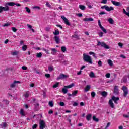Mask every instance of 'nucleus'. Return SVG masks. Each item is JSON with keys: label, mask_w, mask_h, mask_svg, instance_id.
Masks as SVG:
<instances>
[{"label": "nucleus", "mask_w": 129, "mask_h": 129, "mask_svg": "<svg viewBox=\"0 0 129 129\" xmlns=\"http://www.w3.org/2000/svg\"><path fill=\"white\" fill-rule=\"evenodd\" d=\"M61 51L63 53H65L66 52V47L65 46L61 47Z\"/></svg>", "instance_id": "44"}, {"label": "nucleus", "mask_w": 129, "mask_h": 129, "mask_svg": "<svg viewBox=\"0 0 129 129\" xmlns=\"http://www.w3.org/2000/svg\"><path fill=\"white\" fill-rule=\"evenodd\" d=\"M122 82H123L124 83H126V82H127V78H126V77H124L122 79Z\"/></svg>", "instance_id": "31"}, {"label": "nucleus", "mask_w": 129, "mask_h": 129, "mask_svg": "<svg viewBox=\"0 0 129 129\" xmlns=\"http://www.w3.org/2000/svg\"><path fill=\"white\" fill-rule=\"evenodd\" d=\"M49 106H50V107H53V106H54V102L53 101H50L48 103Z\"/></svg>", "instance_id": "43"}, {"label": "nucleus", "mask_w": 129, "mask_h": 129, "mask_svg": "<svg viewBox=\"0 0 129 129\" xmlns=\"http://www.w3.org/2000/svg\"><path fill=\"white\" fill-rule=\"evenodd\" d=\"M101 95H102V96L103 97H104L105 98V97H106V96H107L108 93L107 92L105 91H102L100 93Z\"/></svg>", "instance_id": "18"}, {"label": "nucleus", "mask_w": 129, "mask_h": 129, "mask_svg": "<svg viewBox=\"0 0 129 129\" xmlns=\"http://www.w3.org/2000/svg\"><path fill=\"white\" fill-rule=\"evenodd\" d=\"M4 11H7V10H6V8H5V7L3 6H0V13H3Z\"/></svg>", "instance_id": "35"}, {"label": "nucleus", "mask_w": 129, "mask_h": 129, "mask_svg": "<svg viewBox=\"0 0 129 129\" xmlns=\"http://www.w3.org/2000/svg\"><path fill=\"white\" fill-rule=\"evenodd\" d=\"M72 38H75V39H79V36L78 35L75 34L74 35L72 36Z\"/></svg>", "instance_id": "49"}, {"label": "nucleus", "mask_w": 129, "mask_h": 129, "mask_svg": "<svg viewBox=\"0 0 129 129\" xmlns=\"http://www.w3.org/2000/svg\"><path fill=\"white\" fill-rule=\"evenodd\" d=\"M73 105V106H78V103L74 102Z\"/></svg>", "instance_id": "62"}, {"label": "nucleus", "mask_w": 129, "mask_h": 129, "mask_svg": "<svg viewBox=\"0 0 129 129\" xmlns=\"http://www.w3.org/2000/svg\"><path fill=\"white\" fill-rule=\"evenodd\" d=\"M2 102H5V103L6 105H8V104H9V103H10V102L7 100H3Z\"/></svg>", "instance_id": "47"}, {"label": "nucleus", "mask_w": 129, "mask_h": 129, "mask_svg": "<svg viewBox=\"0 0 129 129\" xmlns=\"http://www.w3.org/2000/svg\"><path fill=\"white\" fill-rule=\"evenodd\" d=\"M59 85H60V83H56L53 86V88H57V87H59Z\"/></svg>", "instance_id": "41"}, {"label": "nucleus", "mask_w": 129, "mask_h": 129, "mask_svg": "<svg viewBox=\"0 0 129 129\" xmlns=\"http://www.w3.org/2000/svg\"><path fill=\"white\" fill-rule=\"evenodd\" d=\"M109 105H110V107L112 108H114V104H113V102H112V99H110L109 101Z\"/></svg>", "instance_id": "17"}, {"label": "nucleus", "mask_w": 129, "mask_h": 129, "mask_svg": "<svg viewBox=\"0 0 129 129\" xmlns=\"http://www.w3.org/2000/svg\"><path fill=\"white\" fill-rule=\"evenodd\" d=\"M83 21H84L85 22H93L94 21L93 19L92 18H86L83 19Z\"/></svg>", "instance_id": "16"}, {"label": "nucleus", "mask_w": 129, "mask_h": 129, "mask_svg": "<svg viewBox=\"0 0 129 129\" xmlns=\"http://www.w3.org/2000/svg\"><path fill=\"white\" fill-rule=\"evenodd\" d=\"M42 50H43V51L45 52V53H46V54H49V50L46 49L45 48H42Z\"/></svg>", "instance_id": "50"}, {"label": "nucleus", "mask_w": 129, "mask_h": 129, "mask_svg": "<svg viewBox=\"0 0 129 129\" xmlns=\"http://www.w3.org/2000/svg\"><path fill=\"white\" fill-rule=\"evenodd\" d=\"M92 116V115H91V114H88L86 116L87 120H88V121L91 120Z\"/></svg>", "instance_id": "22"}, {"label": "nucleus", "mask_w": 129, "mask_h": 129, "mask_svg": "<svg viewBox=\"0 0 129 129\" xmlns=\"http://www.w3.org/2000/svg\"><path fill=\"white\" fill-rule=\"evenodd\" d=\"M54 40H55V41L56 42V44L60 43V37H59L58 36H55Z\"/></svg>", "instance_id": "15"}, {"label": "nucleus", "mask_w": 129, "mask_h": 129, "mask_svg": "<svg viewBox=\"0 0 129 129\" xmlns=\"http://www.w3.org/2000/svg\"><path fill=\"white\" fill-rule=\"evenodd\" d=\"M122 90L123 91V96L124 97H126L127 95L128 94V90L127 89V87L123 86L122 87Z\"/></svg>", "instance_id": "3"}, {"label": "nucleus", "mask_w": 129, "mask_h": 129, "mask_svg": "<svg viewBox=\"0 0 129 129\" xmlns=\"http://www.w3.org/2000/svg\"><path fill=\"white\" fill-rule=\"evenodd\" d=\"M106 78H109L110 77V73L106 74Z\"/></svg>", "instance_id": "59"}, {"label": "nucleus", "mask_w": 129, "mask_h": 129, "mask_svg": "<svg viewBox=\"0 0 129 129\" xmlns=\"http://www.w3.org/2000/svg\"><path fill=\"white\" fill-rule=\"evenodd\" d=\"M62 92L64 94H66L67 92H68V90L67 88H62Z\"/></svg>", "instance_id": "28"}, {"label": "nucleus", "mask_w": 129, "mask_h": 129, "mask_svg": "<svg viewBox=\"0 0 129 129\" xmlns=\"http://www.w3.org/2000/svg\"><path fill=\"white\" fill-rule=\"evenodd\" d=\"M22 69H23V70H27L28 69V68L26 66H23Z\"/></svg>", "instance_id": "64"}, {"label": "nucleus", "mask_w": 129, "mask_h": 129, "mask_svg": "<svg viewBox=\"0 0 129 129\" xmlns=\"http://www.w3.org/2000/svg\"><path fill=\"white\" fill-rule=\"evenodd\" d=\"M123 117H125V118H129V114H128V115L123 114Z\"/></svg>", "instance_id": "58"}, {"label": "nucleus", "mask_w": 129, "mask_h": 129, "mask_svg": "<svg viewBox=\"0 0 129 129\" xmlns=\"http://www.w3.org/2000/svg\"><path fill=\"white\" fill-rule=\"evenodd\" d=\"M77 93H78V90H75L72 92V94L68 93V95L69 97L70 96H76Z\"/></svg>", "instance_id": "11"}, {"label": "nucleus", "mask_w": 129, "mask_h": 129, "mask_svg": "<svg viewBox=\"0 0 129 129\" xmlns=\"http://www.w3.org/2000/svg\"><path fill=\"white\" fill-rule=\"evenodd\" d=\"M42 56H43L42 52H39V53L36 54L37 58H42Z\"/></svg>", "instance_id": "30"}, {"label": "nucleus", "mask_w": 129, "mask_h": 129, "mask_svg": "<svg viewBox=\"0 0 129 129\" xmlns=\"http://www.w3.org/2000/svg\"><path fill=\"white\" fill-rule=\"evenodd\" d=\"M108 21L109 22V24H111V25H113V19L112 18H109L108 20Z\"/></svg>", "instance_id": "34"}, {"label": "nucleus", "mask_w": 129, "mask_h": 129, "mask_svg": "<svg viewBox=\"0 0 129 129\" xmlns=\"http://www.w3.org/2000/svg\"><path fill=\"white\" fill-rule=\"evenodd\" d=\"M119 93V91L118 90V87L117 86H115L114 88V94L115 95H117Z\"/></svg>", "instance_id": "12"}, {"label": "nucleus", "mask_w": 129, "mask_h": 129, "mask_svg": "<svg viewBox=\"0 0 129 129\" xmlns=\"http://www.w3.org/2000/svg\"><path fill=\"white\" fill-rule=\"evenodd\" d=\"M8 5L10 6V7H14V6L16 5V3L15 2H9Z\"/></svg>", "instance_id": "38"}, {"label": "nucleus", "mask_w": 129, "mask_h": 129, "mask_svg": "<svg viewBox=\"0 0 129 129\" xmlns=\"http://www.w3.org/2000/svg\"><path fill=\"white\" fill-rule=\"evenodd\" d=\"M89 76L91 78H95V75H94V73L93 72H91L89 74Z\"/></svg>", "instance_id": "25"}, {"label": "nucleus", "mask_w": 129, "mask_h": 129, "mask_svg": "<svg viewBox=\"0 0 129 129\" xmlns=\"http://www.w3.org/2000/svg\"><path fill=\"white\" fill-rule=\"evenodd\" d=\"M48 70L50 72H52V71H54V68L52 66H50L48 67Z\"/></svg>", "instance_id": "37"}, {"label": "nucleus", "mask_w": 129, "mask_h": 129, "mask_svg": "<svg viewBox=\"0 0 129 129\" xmlns=\"http://www.w3.org/2000/svg\"><path fill=\"white\" fill-rule=\"evenodd\" d=\"M27 49H28V46H27V45H23V46L22 47L23 51H26Z\"/></svg>", "instance_id": "39"}, {"label": "nucleus", "mask_w": 129, "mask_h": 129, "mask_svg": "<svg viewBox=\"0 0 129 129\" xmlns=\"http://www.w3.org/2000/svg\"><path fill=\"white\" fill-rule=\"evenodd\" d=\"M9 3H6L5 4V9L6 10V11H9V10H10V8L9 7Z\"/></svg>", "instance_id": "26"}, {"label": "nucleus", "mask_w": 129, "mask_h": 129, "mask_svg": "<svg viewBox=\"0 0 129 129\" xmlns=\"http://www.w3.org/2000/svg\"><path fill=\"white\" fill-rule=\"evenodd\" d=\"M23 96H24L25 98H28V97L30 96V92L29 91L26 92V93L23 95Z\"/></svg>", "instance_id": "21"}, {"label": "nucleus", "mask_w": 129, "mask_h": 129, "mask_svg": "<svg viewBox=\"0 0 129 129\" xmlns=\"http://www.w3.org/2000/svg\"><path fill=\"white\" fill-rule=\"evenodd\" d=\"M68 78V76L64 74H60L59 76L57 77V80H60V79H66V78Z\"/></svg>", "instance_id": "9"}, {"label": "nucleus", "mask_w": 129, "mask_h": 129, "mask_svg": "<svg viewBox=\"0 0 129 129\" xmlns=\"http://www.w3.org/2000/svg\"><path fill=\"white\" fill-rule=\"evenodd\" d=\"M112 100H113L116 104H117V101L119 100V97H115L114 96H113L112 97Z\"/></svg>", "instance_id": "13"}, {"label": "nucleus", "mask_w": 129, "mask_h": 129, "mask_svg": "<svg viewBox=\"0 0 129 129\" xmlns=\"http://www.w3.org/2000/svg\"><path fill=\"white\" fill-rule=\"evenodd\" d=\"M108 64H109V66H113V62H112V61L110 59L108 60Z\"/></svg>", "instance_id": "36"}, {"label": "nucleus", "mask_w": 129, "mask_h": 129, "mask_svg": "<svg viewBox=\"0 0 129 129\" xmlns=\"http://www.w3.org/2000/svg\"><path fill=\"white\" fill-rule=\"evenodd\" d=\"M89 89H90V86L87 85L86 86V87L84 89L85 92H87V91H88V90H89Z\"/></svg>", "instance_id": "29"}, {"label": "nucleus", "mask_w": 129, "mask_h": 129, "mask_svg": "<svg viewBox=\"0 0 129 129\" xmlns=\"http://www.w3.org/2000/svg\"><path fill=\"white\" fill-rule=\"evenodd\" d=\"M76 16H77L78 17H79V18H81V17L83 16L82 14H81V13H78V14L76 13Z\"/></svg>", "instance_id": "51"}, {"label": "nucleus", "mask_w": 129, "mask_h": 129, "mask_svg": "<svg viewBox=\"0 0 129 129\" xmlns=\"http://www.w3.org/2000/svg\"><path fill=\"white\" fill-rule=\"evenodd\" d=\"M21 83V81H14L13 83H11L10 85L11 88H15L16 86H17V84H20Z\"/></svg>", "instance_id": "6"}, {"label": "nucleus", "mask_w": 129, "mask_h": 129, "mask_svg": "<svg viewBox=\"0 0 129 129\" xmlns=\"http://www.w3.org/2000/svg\"><path fill=\"white\" fill-rule=\"evenodd\" d=\"M20 114L23 116H25V113L24 112V110L23 109H21L20 110Z\"/></svg>", "instance_id": "45"}, {"label": "nucleus", "mask_w": 129, "mask_h": 129, "mask_svg": "<svg viewBox=\"0 0 129 129\" xmlns=\"http://www.w3.org/2000/svg\"><path fill=\"white\" fill-rule=\"evenodd\" d=\"M59 105H60V106H65V103L63 102H60Z\"/></svg>", "instance_id": "55"}, {"label": "nucleus", "mask_w": 129, "mask_h": 129, "mask_svg": "<svg viewBox=\"0 0 129 129\" xmlns=\"http://www.w3.org/2000/svg\"><path fill=\"white\" fill-rule=\"evenodd\" d=\"M98 25H99V27L102 30V31L105 34H106V33H107V31H106V29H105V28H104V27H103V26H102V25H101V22H100V20H99L98 21Z\"/></svg>", "instance_id": "8"}, {"label": "nucleus", "mask_w": 129, "mask_h": 129, "mask_svg": "<svg viewBox=\"0 0 129 129\" xmlns=\"http://www.w3.org/2000/svg\"><path fill=\"white\" fill-rule=\"evenodd\" d=\"M109 126H110V122H108L107 124V125L106 126L105 128H108V127H109Z\"/></svg>", "instance_id": "63"}, {"label": "nucleus", "mask_w": 129, "mask_h": 129, "mask_svg": "<svg viewBox=\"0 0 129 129\" xmlns=\"http://www.w3.org/2000/svg\"><path fill=\"white\" fill-rule=\"evenodd\" d=\"M37 127H38V124H36L33 125L32 126L33 129L37 128Z\"/></svg>", "instance_id": "56"}, {"label": "nucleus", "mask_w": 129, "mask_h": 129, "mask_svg": "<svg viewBox=\"0 0 129 129\" xmlns=\"http://www.w3.org/2000/svg\"><path fill=\"white\" fill-rule=\"evenodd\" d=\"M12 30L13 32H17V28H16L15 27H12Z\"/></svg>", "instance_id": "60"}, {"label": "nucleus", "mask_w": 129, "mask_h": 129, "mask_svg": "<svg viewBox=\"0 0 129 129\" xmlns=\"http://www.w3.org/2000/svg\"><path fill=\"white\" fill-rule=\"evenodd\" d=\"M25 10L26 12H27V13H28L29 14L31 13V10L28 7H25Z\"/></svg>", "instance_id": "46"}, {"label": "nucleus", "mask_w": 129, "mask_h": 129, "mask_svg": "<svg viewBox=\"0 0 129 129\" xmlns=\"http://www.w3.org/2000/svg\"><path fill=\"white\" fill-rule=\"evenodd\" d=\"M83 56V59L85 62H87L89 64H92V59L90 56L86 55L85 53H84Z\"/></svg>", "instance_id": "1"}, {"label": "nucleus", "mask_w": 129, "mask_h": 129, "mask_svg": "<svg viewBox=\"0 0 129 129\" xmlns=\"http://www.w3.org/2000/svg\"><path fill=\"white\" fill-rule=\"evenodd\" d=\"M39 127L40 129H44L46 127V123L44 120H40L39 122Z\"/></svg>", "instance_id": "5"}, {"label": "nucleus", "mask_w": 129, "mask_h": 129, "mask_svg": "<svg viewBox=\"0 0 129 129\" xmlns=\"http://www.w3.org/2000/svg\"><path fill=\"white\" fill-rule=\"evenodd\" d=\"M61 19H63V20L64 21V23L66 24V25H67V26H70V23H69V21H68V19H67V18H66V17H65V16H61Z\"/></svg>", "instance_id": "10"}, {"label": "nucleus", "mask_w": 129, "mask_h": 129, "mask_svg": "<svg viewBox=\"0 0 129 129\" xmlns=\"http://www.w3.org/2000/svg\"><path fill=\"white\" fill-rule=\"evenodd\" d=\"M45 5L46 7H48V8H51V5L49 3V2H47Z\"/></svg>", "instance_id": "52"}, {"label": "nucleus", "mask_w": 129, "mask_h": 129, "mask_svg": "<svg viewBox=\"0 0 129 129\" xmlns=\"http://www.w3.org/2000/svg\"><path fill=\"white\" fill-rule=\"evenodd\" d=\"M45 76L47 78H50V77H51V75L49 74H45Z\"/></svg>", "instance_id": "54"}, {"label": "nucleus", "mask_w": 129, "mask_h": 129, "mask_svg": "<svg viewBox=\"0 0 129 129\" xmlns=\"http://www.w3.org/2000/svg\"><path fill=\"white\" fill-rule=\"evenodd\" d=\"M97 45L103 47V48H105V49H109V46L106 45V44H105L104 42H101L100 41H98Z\"/></svg>", "instance_id": "4"}, {"label": "nucleus", "mask_w": 129, "mask_h": 129, "mask_svg": "<svg viewBox=\"0 0 129 129\" xmlns=\"http://www.w3.org/2000/svg\"><path fill=\"white\" fill-rule=\"evenodd\" d=\"M111 3L114 6H116L117 7H120L121 3L120 2H116L115 1L111 0Z\"/></svg>", "instance_id": "14"}, {"label": "nucleus", "mask_w": 129, "mask_h": 129, "mask_svg": "<svg viewBox=\"0 0 129 129\" xmlns=\"http://www.w3.org/2000/svg\"><path fill=\"white\" fill-rule=\"evenodd\" d=\"M19 51H15L12 53V55L13 56H18V55H19Z\"/></svg>", "instance_id": "32"}, {"label": "nucleus", "mask_w": 129, "mask_h": 129, "mask_svg": "<svg viewBox=\"0 0 129 129\" xmlns=\"http://www.w3.org/2000/svg\"><path fill=\"white\" fill-rule=\"evenodd\" d=\"M54 35L57 36V35H59L60 34V31L58 29L55 30V32H53Z\"/></svg>", "instance_id": "40"}, {"label": "nucleus", "mask_w": 129, "mask_h": 129, "mask_svg": "<svg viewBox=\"0 0 129 129\" xmlns=\"http://www.w3.org/2000/svg\"><path fill=\"white\" fill-rule=\"evenodd\" d=\"M89 55H93V56L95 58V59H97V56H96V54H95V53L92 52V51H90L89 52Z\"/></svg>", "instance_id": "20"}, {"label": "nucleus", "mask_w": 129, "mask_h": 129, "mask_svg": "<svg viewBox=\"0 0 129 129\" xmlns=\"http://www.w3.org/2000/svg\"><path fill=\"white\" fill-rule=\"evenodd\" d=\"M91 95L93 98H94L95 97V96L96 95V94L95 93V92H92L91 93Z\"/></svg>", "instance_id": "42"}, {"label": "nucleus", "mask_w": 129, "mask_h": 129, "mask_svg": "<svg viewBox=\"0 0 129 129\" xmlns=\"http://www.w3.org/2000/svg\"><path fill=\"white\" fill-rule=\"evenodd\" d=\"M0 126H1L2 128H6V127H7V123L6 122H2L1 124H0Z\"/></svg>", "instance_id": "19"}, {"label": "nucleus", "mask_w": 129, "mask_h": 129, "mask_svg": "<svg viewBox=\"0 0 129 129\" xmlns=\"http://www.w3.org/2000/svg\"><path fill=\"white\" fill-rule=\"evenodd\" d=\"M93 120H94V121H95L96 122H98V121H99V119L96 118L95 116H93Z\"/></svg>", "instance_id": "33"}, {"label": "nucleus", "mask_w": 129, "mask_h": 129, "mask_svg": "<svg viewBox=\"0 0 129 129\" xmlns=\"http://www.w3.org/2000/svg\"><path fill=\"white\" fill-rule=\"evenodd\" d=\"M98 35H99V37H103V32H100L99 33Z\"/></svg>", "instance_id": "57"}, {"label": "nucleus", "mask_w": 129, "mask_h": 129, "mask_svg": "<svg viewBox=\"0 0 129 129\" xmlns=\"http://www.w3.org/2000/svg\"><path fill=\"white\" fill-rule=\"evenodd\" d=\"M74 86V84H71V85H69L68 86H64V88H72V87H73Z\"/></svg>", "instance_id": "27"}, {"label": "nucleus", "mask_w": 129, "mask_h": 129, "mask_svg": "<svg viewBox=\"0 0 129 129\" xmlns=\"http://www.w3.org/2000/svg\"><path fill=\"white\" fill-rule=\"evenodd\" d=\"M101 4H107V0H102Z\"/></svg>", "instance_id": "53"}, {"label": "nucleus", "mask_w": 129, "mask_h": 129, "mask_svg": "<svg viewBox=\"0 0 129 129\" xmlns=\"http://www.w3.org/2000/svg\"><path fill=\"white\" fill-rule=\"evenodd\" d=\"M79 8L80 9V10H82V11H84L85 10V6L83 5H80L79 6Z\"/></svg>", "instance_id": "24"}, {"label": "nucleus", "mask_w": 129, "mask_h": 129, "mask_svg": "<svg viewBox=\"0 0 129 129\" xmlns=\"http://www.w3.org/2000/svg\"><path fill=\"white\" fill-rule=\"evenodd\" d=\"M98 25H99V27L102 30V31L105 34H106V33H107V31H106V29H105V28H104V27H103V26H102V25H101V22H100V20H99L98 21Z\"/></svg>", "instance_id": "7"}, {"label": "nucleus", "mask_w": 129, "mask_h": 129, "mask_svg": "<svg viewBox=\"0 0 129 129\" xmlns=\"http://www.w3.org/2000/svg\"><path fill=\"white\" fill-rule=\"evenodd\" d=\"M98 64L99 67H101V66H102V62H101V60L98 61Z\"/></svg>", "instance_id": "48"}, {"label": "nucleus", "mask_w": 129, "mask_h": 129, "mask_svg": "<svg viewBox=\"0 0 129 129\" xmlns=\"http://www.w3.org/2000/svg\"><path fill=\"white\" fill-rule=\"evenodd\" d=\"M101 9H105L107 12H110V11H113L114 10V8L112 7V6L109 7L107 5L102 6Z\"/></svg>", "instance_id": "2"}, {"label": "nucleus", "mask_w": 129, "mask_h": 129, "mask_svg": "<svg viewBox=\"0 0 129 129\" xmlns=\"http://www.w3.org/2000/svg\"><path fill=\"white\" fill-rule=\"evenodd\" d=\"M50 50L52 51L51 52L52 55H55L57 53V50L55 48H51Z\"/></svg>", "instance_id": "23"}, {"label": "nucleus", "mask_w": 129, "mask_h": 129, "mask_svg": "<svg viewBox=\"0 0 129 129\" xmlns=\"http://www.w3.org/2000/svg\"><path fill=\"white\" fill-rule=\"evenodd\" d=\"M120 57L121 58H122L123 59H126V57H125V56H124L123 54H121L120 55Z\"/></svg>", "instance_id": "61"}]
</instances>
